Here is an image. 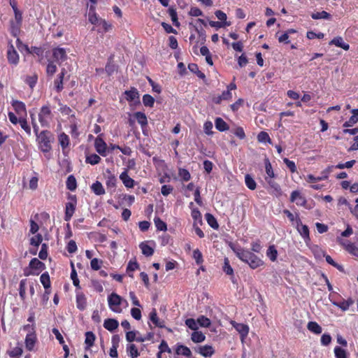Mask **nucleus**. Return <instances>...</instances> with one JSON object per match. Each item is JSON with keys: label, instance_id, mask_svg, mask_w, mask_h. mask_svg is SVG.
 <instances>
[{"label": "nucleus", "instance_id": "obj_6", "mask_svg": "<svg viewBox=\"0 0 358 358\" xmlns=\"http://www.w3.org/2000/svg\"><path fill=\"white\" fill-rule=\"evenodd\" d=\"M6 57L8 62L13 66H16L20 62V56L17 50L15 49L12 41H9L8 44V49L6 52Z\"/></svg>", "mask_w": 358, "mask_h": 358}, {"label": "nucleus", "instance_id": "obj_30", "mask_svg": "<svg viewBox=\"0 0 358 358\" xmlns=\"http://www.w3.org/2000/svg\"><path fill=\"white\" fill-rule=\"evenodd\" d=\"M323 256L325 257V259L328 264L336 268L338 271L341 272H344V268L342 265L338 264L331 258V257L329 255H326L323 250H320Z\"/></svg>", "mask_w": 358, "mask_h": 358}, {"label": "nucleus", "instance_id": "obj_23", "mask_svg": "<svg viewBox=\"0 0 358 358\" xmlns=\"http://www.w3.org/2000/svg\"><path fill=\"white\" fill-rule=\"evenodd\" d=\"M36 342V336L35 333L27 334L25 338L26 348L31 351L34 349Z\"/></svg>", "mask_w": 358, "mask_h": 358}, {"label": "nucleus", "instance_id": "obj_32", "mask_svg": "<svg viewBox=\"0 0 358 358\" xmlns=\"http://www.w3.org/2000/svg\"><path fill=\"white\" fill-rule=\"evenodd\" d=\"M27 279H22L19 285V295L22 301L26 299V289H27Z\"/></svg>", "mask_w": 358, "mask_h": 358}, {"label": "nucleus", "instance_id": "obj_61", "mask_svg": "<svg viewBox=\"0 0 358 358\" xmlns=\"http://www.w3.org/2000/svg\"><path fill=\"white\" fill-rule=\"evenodd\" d=\"M22 354V349L21 347L17 346L13 348L10 351L8 352V355L10 357L18 358Z\"/></svg>", "mask_w": 358, "mask_h": 358}, {"label": "nucleus", "instance_id": "obj_54", "mask_svg": "<svg viewBox=\"0 0 358 358\" xmlns=\"http://www.w3.org/2000/svg\"><path fill=\"white\" fill-rule=\"evenodd\" d=\"M168 12H169V14L171 18V20H172L173 24L176 27H178L180 25V23L178 20V15H177L176 10L174 8L171 7L169 8Z\"/></svg>", "mask_w": 358, "mask_h": 358}, {"label": "nucleus", "instance_id": "obj_14", "mask_svg": "<svg viewBox=\"0 0 358 358\" xmlns=\"http://www.w3.org/2000/svg\"><path fill=\"white\" fill-rule=\"evenodd\" d=\"M66 73V69L65 68H62L54 81V86L57 92H62L64 89L63 81Z\"/></svg>", "mask_w": 358, "mask_h": 358}, {"label": "nucleus", "instance_id": "obj_53", "mask_svg": "<svg viewBox=\"0 0 358 358\" xmlns=\"http://www.w3.org/2000/svg\"><path fill=\"white\" fill-rule=\"evenodd\" d=\"M139 268V265L136 261L132 262L129 261L128 265L127 266V272L130 277H133V274L131 273L133 271L137 270Z\"/></svg>", "mask_w": 358, "mask_h": 358}, {"label": "nucleus", "instance_id": "obj_48", "mask_svg": "<svg viewBox=\"0 0 358 358\" xmlns=\"http://www.w3.org/2000/svg\"><path fill=\"white\" fill-rule=\"evenodd\" d=\"M127 352L131 358H136L139 356L138 348L134 344H130L127 346Z\"/></svg>", "mask_w": 358, "mask_h": 358}, {"label": "nucleus", "instance_id": "obj_18", "mask_svg": "<svg viewBox=\"0 0 358 358\" xmlns=\"http://www.w3.org/2000/svg\"><path fill=\"white\" fill-rule=\"evenodd\" d=\"M125 94V99L129 102L131 101H137L138 103L140 102L139 100V93L136 88L135 87H131L129 90H127L124 92Z\"/></svg>", "mask_w": 358, "mask_h": 358}, {"label": "nucleus", "instance_id": "obj_35", "mask_svg": "<svg viewBox=\"0 0 358 358\" xmlns=\"http://www.w3.org/2000/svg\"><path fill=\"white\" fill-rule=\"evenodd\" d=\"M91 189L92 192L96 195L100 196L105 194V189L102 184L99 181L94 182L91 186Z\"/></svg>", "mask_w": 358, "mask_h": 358}, {"label": "nucleus", "instance_id": "obj_27", "mask_svg": "<svg viewBox=\"0 0 358 358\" xmlns=\"http://www.w3.org/2000/svg\"><path fill=\"white\" fill-rule=\"evenodd\" d=\"M134 117L141 125V128L143 129L148 125V119L145 114L143 112H136L134 114Z\"/></svg>", "mask_w": 358, "mask_h": 358}, {"label": "nucleus", "instance_id": "obj_21", "mask_svg": "<svg viewBox=\"0 0 358 358\" xmlns=\"http://www.w3.org/2000/svg\"><path fill=\"white\" fill-rule=\"evenodd\" d=\"M105 178L106 185L108 188H115L116 187L117 178L110 170L106 169Z\"/></svg>", "mask_w": 358, "mask_h": 358}, {"label": "nucleus", "instance_id": "obj_38", "mask_svg": "<svg viewBox=\"0 0 358 358\" xmlns=\"http://www.w3.org/2000/svg\"><path fill=\"white\" fill-rule=\"evenodd\" d=\"M193 206H194L193 202H190L189 206L192 209V211H191L192 217L194 222L199 221V222H201V212L199 211V210L197 208H192Z\"/></svg>", "mask_w": 358, "mask_h": 358}, {"label": "nucleus", "instance_id": "obj_41", "mask_svg": "<svg viewBox=\"0 0 358 358\" xmlns=\"http://www.w3.org/2000/svg\"><path fill=\"white\" fill-rule=\"evenodd\" d=\"M311 17L313 20H320V19L331 20V15L329 13H327L324 10H322L321 12H316V13H312Z\"/></svg>", "mask_w": 358, "mask_h": 358}, {"label": "nucleus", "instance_id": "obj_49", "mask_svg": "<svg viewBox=\"0 0 358 358\" xmlns=\"http://www.w3.org/2000/svg\"><path fill=\"white\" fill-rule=\"evenodd\" d=\"M101 157L96 154H92L86 157L85 162L91 165H95L101 162Z\"/></svg>", "mask_w": 358, "mask_h": 358}, {"label": "nucleus", "instance_id": "obj_62", "mask_svg": "<svg viewBox=\"0 0 358 358\" xmlns=\"http://www.w3.org/2000/svg\"><path fill=\"white\" fill-rule=\"evenodd\" d=\"M21 24L14 23L13 22H10V34L13 36L17 37L20 31Z\"/></svg>", "mask_w": 358, "mask_h": 358}, {"label": "nucleus", "instance_id": "obj_26", "mask_svg": "<svg viewBox=\"0 0 358 358\" xmlns=\"http://www.w3.org/2000/svg\"><path fill=\"white\" fill-rule=\"evenodd\" d=\"M223 271L228 275L231 276V280L233 282H234V269L231 266L229 260L227 257L224 259V265L222 266Z\"/></svg>", "mask_w": 358, "mask_h": 358}, {"label": "nucleus", "instance_id": "obj_5", "mask_svg": "<svg viewBox=\"0 0 358 358\" xmlns=\"http://www.w3.org/2000/svg\"><path fill=\"white\" fill-rule=\"evenodd\" d=\"M69 201L65 204L64 220L69 222L72 218L77 206V198L76 195L69 194L68 196Z\"/></svg>", "mask_w": 358, "mask_h": 358}, {"label": "nucleus", "instance_id": "obj_59", "mask_svg": "<svg viewBox=\"0 0 358 358\" xmlns=\"http://www.w3.org/2000/svg\"><path fill=\"white\" fill-rule=\"evenodd\" d=\"M193 258L198 265H200L203 262L202 253L199 249H195L193 251Z\"/></svg>", "mask_w": 358, "mask_h": 358}, {"label": "nucleus", "instance_id": "obj_31", "mask_svg": "<svg viewBox=\"0 0 358 358\" xmlns=\"http://www.w3.org/2000/svg\"><path fill=\"white\" fill-rule=\"evenodd\" d=\"M40 281L45 289H50L51 287V282L49 273L48 272H45L41 274L40 277Z\"/></svg>", "mask_w": 358, "mask_h": 358}, {"label": "nucleus", "instance_id": "obj_28", "mask_svg": "<svg viewBox=\"0 0 358 358\" xmlns=\"http://www.w3.org/2000/svg\"><path fill=\"white\" fill-rule=\"evenodd\" d=\"M215 128L220 131L229 130V127L227 123L221 117H216L215 120Z\"/></svg>", "mask_w": 358, "mask_h": 358}, {"label": "nucleus", "instance_id": "obj_11", "mask_svg": "<svg viewBox=\"0 0 358 358\" xmlns=\"http://www.w3.org/2000/svg\"><path fill=\"white\" fill-rule=\"evenodd\" d=\"M30 268L32 270L36 271V273L32 272V273H24V275L26 276H28L29 275H38L39 272L45 269V264L38 260L37 258H33L29 264Z\"/></svg>", "mask_w": 358, "mask_h": 358}, {"label": "nucleus", "instance_id": "obj_63", "mask_svg": "<svg viewBox=\"0 0 358 358\" xmlns=\"http://www.w3.org/2000/svg\"><path fill=\"white\" fill-rule=\"evenodd\" d=\"M38 80V76L36 75L27 76L25 79V83L33 89Z\"/></svg>", "mask_w": 358, "mask_h": 358}, {"label": "nucleus", "instance_id": "obj_64", "mask_svg": "<svg viewBox=\"0 0 358 358\" xmlns=\"http://www.w3.org/2000/svg\"><path fill=\"white\" fill-rule=\"evenodd\" d=\"M103 261L101 259L94 258L91 260L90 266L92 270L98 271L101 268Z\"/></svg>", "mask_w": 358, "mask_h": 358}, {"label": "nucleus", "instance_id": "obj_40", "mask_svg": "<svg viewBox=\"0 0 358 358\" xmlns=\"http://www.w3.org/2000/svg\"><path fill=\"white\" fill-rule=\"evenodd\" d=\"M245 183L247 187L250 190H255L257 187V183L254 178L250 174L245 176Z\"/></svg>", "mask_w": 358, "mask_h": 358}, {"label": "nucleus", "instance_id": "obj_39", "mask_svg": "<svg viewBox=\"0 0 358 358\" xmlns=\"http://www.w3.org/2000/svg\"><path fill=\"white\" fill-rule=\"evenodd\" d=\"M307 329L315 334H320L322 331V327L316 322L313 321L308 323Z\"/></svg>", "mask_w": 358, "mask_h": 358}, {"label": "nucleus", "instance_id": "obj_12", "mask_svg": "<svg viewBox=\"0 0 358 358\" xmlns=\"http://www.w3.org/2000/svg\"><path fill=\"white\" fill-rule=\"evenodd\" d=\"M52 57L55 61L58 62L59 64L66 60L67 55L66 51L63 48H55L52 49Z\"/></svg>", "mask_w": 358, "mask_h": 358}, {"label": "nucleus", "instance_id": "obj_57", "mask_svg": "<svg viewBox=\"0 0 358 358\" xmlns=\"http://www.w3.org/2000/svg\"><path fill=\"white\" fill-rule=\"evenodd\" d=\"M155 224L157 230L166 231L167 229L166 224L159 217H155L154 219Z\"/></svg>", "mask_w": 358, "mask_h": 358}, {"label": "nucleus", "instance_id": "obj_25", "mask_svg": "<svg viewBox=\"0 0 358 358\" xmlns=\"http://www.w3.org/2000/svg\"><path fill=\"white\" fill-rule=\"evenodd\" d=\"M118 321L115 319L108 318L104 320L103 327L106 329L113 332L118 327Z\"/></svg>", "mask_w": 358, "mask_h": 358}, {"label": "nucleus", "instance_id": "obj_8", "mask_svg": "<svg viewBox=\"0 0 358 358\" xmlns=\"http://www.w3.org/2000/svg\"><path fill=\"white\" fill-rule=\"evenodd\" d=\"M230 324L239 333L241 340L243 341L248 335V333H249L248 325L243 324V323H238L234 320H231L230 322Z\"/></svg>", "mask_w": 358, "mask_h": 358}, {"label": "nucleus", "instance_id": "obj_43", "mask_svg": "<svg viewBox=\"0 0 358 358\" xmlns=\"http://www.w3.org/2000/svg\"><path fill=\"white\" fill-rule=\"evenodd\" d=\"M72 270L71 272V278L73 281V285L76 287V289H80V281L77 275V272L74 268L73 264H71Z\"/></svg>", "mask_w": 358, "mask_h": 358}, {"label": "nucleus", "instance_id": "obj_17", "mask_svg": "<svg viewBox=\"0 0 358 358\" xmlns=\"http://www.w3.org/2000/svg\"><path fill=\"white\" fill-rule=\"evenodd\" d=\"M196 351L204 357H210L213 356L215 352L213 347L210 345L199 346Z\"/></svg>", "mask_w": 358, "mask_h": 358}, {"label": "nucleus", "instance_id": "obj_3", "mask_svg": "<svg viewBox=\"0 0 358 358\" xmlns=\"http://www.w3.org/2000/svg\"><path fill=\"white\" fill-rule=\"evenodd\" d=\"M54 139V135L51 131H41L36 138L39 150L43 153L49 152L52 150Z\"/></svg>", "mask_w": 358, "mask_h": 358}, {"label": "nucleus", "instance_id": "obj_58", "mask_svg": "<svg viewBox=\"0 0 358 358\" xmlns=\"http://www.w3.org/2000/svg\"><path fill=\"white\" fill-rule=\"evenodd\" d=\"M143 103L145 106L153 107L155 99L150 94H144L143 96Z\"/></svg>", "mask_w": 358, "mask_h": 358}, {"label": "nucleus", "instance_id": "obj_34", "mask_svg": "<svg viewBox=\"0 0 358 358\" xmlns=\"http://www.w3.org/2000/svg\"><path fill=\"white\" fill-rule=\"evenodd\" d=\"M58 140H59V145H61L63 150L64 149H66V148H68V146L69 145V143H70L69 137L65 133L63 132V133L60 134L58 136Z\"/></svg>", "mask_w": 358, "mask_h": 358}, {"label": "nucleus", "instance_id": "obj_44", "mask_svg": "<svg viewBox=\"0 0 358 358\" xmlns=\"http://www.w3.org/2000/svg\"><path fill=\"white\" fill-rule=\"evenodd\" d=\"M192 341L194 343H201L205 341L206 336L201 331H195L192 334Z\"/></svg>", "mask_w": 358, "mask_h": 358}, {"label": "nucleus", "instance_id": "obj_1", "mask_svg": "<svg viewBox=\"0 0 358 358\" xmlns=\"http://www.w3.org/2000/svg\"><path fill=\"white\" fill-rule=\"evenodd\" d=\"M229 247L237 257L242 262L248 264L252 269H256L264 265V262L252 252L231 243L229 244Z\"/></svg>", "mask_w": 358, "mask_h": 358}, {"label": "nucleus", "instance_id": "obj_16", "mask_svg": "<svg viewBox=\"0 0 358 358\" xmlns=\"http://www.w3.org/2000/svg\"><path fill=\"white\" fill-rule=\"evenodd\" d=\"M76 299L77 308L81 311L85 310L87 307V299L84 293L76 291Z\"/></svg>", "mask_w": 358, "mask_h": 358}, {"label": "nucleus", "instance_id": "obj_55", "mask_svg": "<svg viewBox=\"0 0 358 358\" xmlns=\"http://www.w3.org/2000/svg\"><path fill=\"white\" fill-rule=\"evenodd\" d=\"M334 355L336 358H348V353L345 350L343 349L339 346L334 348Z\"/></svg>", "mask_w": 358, "mask_h": 358}, {"label": "nucleus", "instance_id": "obj_13", "mask_svg": "<svg viewBox=\"0 0 358 358\" xmlns=\"http://www.w3.org/2000/svg\"><path fill=\"white\" fill-rule=\"evenodd\" d=\"M11 105L17 115L20 117L27 116V108L24 102L18 100H13L11 101Z\"/></svg>", "mask_w": 358, "mask_h": 358}, {"label": "nucleus", "instance_id": "obj_33", "mask_svg": "<svg viewBox=\"0 0 358 358\" xmlns=\"http://www.w3.org/2000/svg\"><path fill=\"white\" fill-rule=\"evenodd\" d=\"M139 248H141L142 253L146 257L152 256L154 253V249L146 242H142L139 245Z\"/></svg>", "mask_w": 358, "mask_h": 358}, {"label": "nucleus", "instance_id": "obj_9", "mask_svg": "<svg viewBox=\"0 0 358 358\" xmlns=\"http://www.w3.org/2000/svg\"><path fill=\"white\" fill-rule=\"evenodd\" d=\"M296 229L300 235L304 239L305 242L310 241V232L308 227L306 224H303L299 217L296 219Z\"/></svg>", "mask_w": 358, "mask_h": 358}, {"label": "nucleus", "instance_id": "obj_7", "mask_svg": "<svg viewBox=\"0 0 358 358\" xmlns=\"http://www.w3.org/2000/svg\"><path fill=\"white\" fill-rule=\"evenodd\" d=\"M108 302L109 308L115 313H120L122 311L121 308L120 307L122 298L120 295L116 293H112L108 297Z\"/></svg>", "mask_w": 358, "mask_h": 358}, {"label": "nucleus", "instance_id": "obj_46", "mask_svg": "<svg viewBox=\"0 0 358 358\" xmlns=\"http://www.w3.org/2000/svg\"><path fill=\"white\" fill-rule=\"evenodd\" d=\"M345 250L355 256L358 257V248L352 243H343Z\"/></svg>", "mask_w": 358, "mask_h": 358}, {"label": "nucleus", "instance_id": "obj_15", "mask_svg": "<svg viewBox=\"0 0 358 358\" xmlns=\"http://www.w3.org/2000/svg\"><path fill=\"white\" fill-rule=\"evenodd\" d=\"M290 201L296 202L297 206H305L306 204V198L298 190H294L291 193Z\"/></svg>", "mask_w": 358, "mask_h": 358}, {"label": "nucleus", "instance_id": "obj_42", "mask_svg": "<svg viewBox=\"0 0 358 358\" xmlns=\"http://www.w3.org/2000/svg\"><path fill=\"white\" fill-rule=\"evenodd\" d=\"M354 303V300L352 298H348L347 300H343L342 301L336 303V305L340 308L342 310H348L350 306Z\"/></svg>", "mask_w": 358, "mask_h": 358}, {"label": "nucleus", "instance_id": "obj_24", "mask_svg": "<svg viewBox=\"0 0 358 358\" xmlns=\"http://www.w3.org/2000/svg\"><path fill=\"white\" fill-rule=\"evenodd\" d=\"M329 45H335L336 46L343 48L345 50H348L350 49V45L345 43L343 38L341 36L334 37L329 42Z\"/></svg>", "mask_w": 358, "mask_h": 358}, {"label": "nucleus", "instance_id": "obj_10", "mask_svg": "<svg viewBox=\"0 0 358 358\" xmlns=\"http://www.w3.org/2000/svg\"><path fill=\"white\" fill-rule=\"evenodd\" d=\"M102 134L99 135L94 141V148L96 151L103 157L107 155V145L102 138Z\"/></svg>", "mask_w": 358, "mask_h": 358}, {"label": "nucleus", "instance_id": "obj_60", "mask_svg": "<svg viewBox=\"0 0 358 358\" xmlns=\"http://www.w3.org/2000/svg\"><path fill=\"white\" fill-rule=\"evenodd\" d=\"M283 162L285 164V165L287 166V167L289 169L292 173L296 172L297 168L294 162L291 161L287 158H284Z\"/></svg>", "mask_w": 358, "mask_h": 358}, {"label": "nucleus", "instance_id": "obj_52", "mask_svg": "<svg viewBox=\"0 0 358 358\" xmlns=\"http://www.w3.org/2000/svg\"><path fill=\"white\" fill-rule=\"evenodd\" d=\"M267 257L272 261L276 260L278 257V251L274 245H270L266 251Z\"/></svg>", "mask_w": 358, "mask_h": 358}, {"label": "nucleus", "instance_id": "obj_22", "mask_svg": "<svg viewBox=\"0 0 358 358\" xmlns=\"http://www.w3.org/2000/svg\"><path fill=\"white\" fill-rule=\"evenodd\" d=\"M176 354L178 355H183L187 357L192 356V352L190 349L182 344L177 343L176 345Z\"/></svg>", "mask_w": 358, "mask_h": 358}, {"label": "nucleus", "instance_id": "obj_2", "mask_svg": "<svg viewBox=\"0 0 358 358\" xmlns=\"http://www.w3.org/2000/svg\"><path fill=\"white\" fill-rule=\"evenodd\" d=\"M264 163L266 174V176H265L264 178L266 182L268 183L269 187L273 190L276 195H281V187L280 185L274 180V179L276 178V175L274 173V171L273 169L271 163L268 157H265L264 159Z\"/></svg>", "mask_w": 358, "mask_h": 358}, {"label": "nucleus", "instance_id": "obj_36", "mask_svg": "<svg viewBox=\"0 0 358 358\" xmlns=\"http://www.w3.org/2000/svg\"><path fill=\"white\" fill-rule=\"evenodd\" d=\"M205 217L207 223L210 227H211L214 229H217L219 228L217 221L212 214L207 213L205 215Z\"/></svg>", "mask_w": 358, "mask_h": 358}, {"label": "nucleus", "instance_id": "obj_47", "mask_svg": "<svg viewBox=\"0 0 358 358\" xmlns=\"http://www.w3.org/2000/svg\"><path fill=\"white\" fill-rule=\"evenodd\" d=\"M257 141L259 143H272L271 139L268 134L266 131H260L257 135Z\"/></svg>", "mask_w": 358, "mask_h": 358}, {"label": "nucleus", "instance_id": "obj_45", "mask_svg": "<svg viewBox=\"0 0 358 358\" xmlns=\"http://www.w3.org/2000/svg\"><path fill=\"white\" fill-rule=\"evenodd\" d=\"M178 176L183 182H187L191 179L189 171L184 168H180L178 169Z\"/></svg>", "mask_w": 358, "mask_h": 358}, {"label": "nucleus", "instance_id": "obj_51", "mask_svg": "<svg viewBox=\"0 0 358 358\" xmlns=\"http://www.w3.org/2000/svg\"><path fill=\"white\" fill-rule=\"evenodd\" d=\"M21 128L29 135H31V127L29 126L25 117H19V122Z\"/></svg>", "mask_w": 358, "mask_h": 358}, {"label": "nucleus", "instance_id": "obj_20", "mask_svg": "<svg viewBox=\"0 0 358 358\" xmlns=\"http://www.w3.org/2000/svg\"><path fill=\"white\" fill-rule=\"evenodd\" d=\"M120 179L127 188H132L134 186L135 181L128 175V170L125 169L120 176Z\"/></svg>", "mask_w": 358, "mask_h": 358}, {"label": "nucleus", "instance_id": "obj_19", "mask_svg": "<svg viewBox=\"0 0 358 358\" xmlns=\"http://www.w3.org/2000/svg\"><path fill=\"white\" fill-rule=\"evenodd\" d=\"M149 317L150 321L155 324V327L159 328H164L166 327L165 322L164 320H159L158 317L157 310L155 308H152L150 313Z\"/></svg>", "mask_w": 358, "mask_h": 358}, {"label": "nucleus", "instance_id": "obj_50", "mask_svg": "<svg viewBox=\"0 0 358 358\" xmlns=\"http://www.w3.org/2000/svg\"><path fill=\"white\" fill-rule=\"evenodd\" d=\"M57 67L55 61H49L46 66V73L48 76H52L57 71Z\"/></svg>", "mask_w": 358, "mask_h": 358}, {"label": "nucleus", "instance_id": "obj_29", "mask_svg": "<svg viewBox=\"0 0 358 358\" xmlns=\"http://www.w3.org/2000/svg\"><path fill=\"white\" fill-rule=\"evenodd\" d=\"M95 338V335L92 331H87L85 333V350H90V348L94 345Z\"/></svg>", "mask_w": 358, "mask_h": 358}, {"label": "nucleus", "instance_id": "obj_4", "mask_svg": "<svg viewBox=\"0 0 358 358\" xmlns=\"http://www.w3.org/2000/svg\"><path fill=\"white\" fill-rule=\"evenodd\" d=\"M38 121L42 127L49 128L53 120L54 115L49 103L43 105L38 113Z\"/></svg>", "mask_w": 358, "mask_h": 358}, {"label": "nucleus", "instance_id": "obj_56", "mask_svg": "<svg viewBox=\"0 0 358 358\" xmlns=\"http://www.w3.org/2000/svg\"><path fill=\"white\" fill-rule=\"evenodd\" d=\"M197 322L201 327L206 328L209 327L211 324L210 319L203 315L198 317Z\"/></svg>", "mask_w": 358, "mask_h": 358}, {"label": "nucleus", "instance_id": "obj_37", "mask_svg": "<svg viewBox=\"0 0 358 358\" xmlns=\"http://www.w3.org/2000/svg\"><path fill=\"white\" fill-rule=\"evenodd\" d=\"M66 188L70 191H74L77 188V182L76 179L73 175H70L68 176L67 180L66 181Z\"/></svg>", "mask_w": 358, "mask_h": 358}]
</instances>
